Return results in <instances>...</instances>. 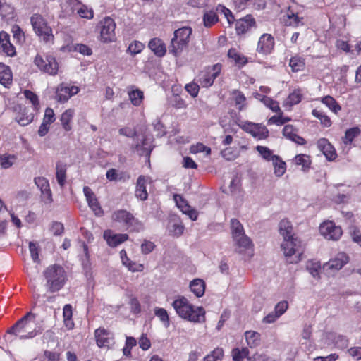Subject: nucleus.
Listing matches in <instances>:
<instances>
[{"label": "nucleus", "instance_id": "obj_1", "mask_svg": "<svg viewBox=\"0 0 361 361\" xmlns=\"http://www.w3.org/2000/svg\"><path fill=\"white\" fill-rule=\"evenodd\" d=\"M35 314L31 312H27L16 324L8 329L7 334L14 336L20 340L32 339L39 334L35 323Z\"/></svg>", "mask_w": 361, "mask_h": 361}, {"label": "nucleus", "instance_id": "obj_2", "mask_svg": "<svg viewBox=\"0 0 361 361\" xmlns=\"http://www.w3.org/2000/svg\"><path fill=\"white\" fill-rule=\"evenodd\" d=\"M172 306L176 314L183 319L194 322H205V311L202 307H195L188 300L183 296H178L174 300Z\"/></svg>", "mask_w": 361, "mask_h": 361}, {"label": "nucleus", "instance_id": "obj_3", "mask_svg": "<svg viewBox=\"0 0 361 361\" xmlns=\"http://www.w3.org/2000/svg\"><path fill=\"white\" fill-rule=\"evenodd\" d=\"M45 287L48 292L55 293L60 290L65 285L67 276L64 269L59 264L49 266L44 271Z\"/></svg>", "mask_w": 361, "mask_h": 361}, {"label": "nucleus", "instance_id": "obj_4", "mask_svg": "<svg viewBox=\"0 0 361 361\" xmlns=\"http://www.w3.org/2000/svg\"><path fill=\"white\" fill-rule=\"evenodd\" d=\"M191 34L192 29L190 27H183L176 30L169 47V53L175 56H180L188 47Z\"/></svg>", "mask_w": 361, "mask_h": 361}, {"label": "nucleus", "instance_id": "obj_5", "mask_svg": "<svg viewBox=\"0 0 361 361\" xmlns=\"http://www.w3.org/2000/svg\"><path fill=\"white\" fill-rule=\"evenodd\" d=\"M112 220L121 224L130 231L140 232L145 228L141 221L126 209H119L112 214Z\"/></svg>", "mask_w": 361, "mask_h": 361}, {"label": "nucleus", "instance_id": "obj_6", "mask_svg": "<svg viewBox=\"0 0 361 361\" xmlns=\"http://www.w3.org/2000/svg\"><path fill=\"white\" fill-rule=\"evenodd\" d=\"M281 249L288 263L294 264L300 260V256L302 254V247L301 241L297 238L294 237L283 239V242L281 244Z\"/></svg>", "mask_w": 361, "mask_h": 361}, {"label": "nucleus", "instance_id": "obj_7", "mask_svg": "<svg viewBox=\"0 0 361 361\" xmlns=\"http://www.w3.org/2000/svg\"><path fill=\"white\" fill-rule=\"evenodd\" d=\"M232 237L240 248L247 249L252 245V241L244 231L243 226L237 219H232L230 222Z\"/></svg>", "mask_w": 361, "mask_h": 361}, {"label": "nucleus", "instance_id": "obj_8", "mask_svg": "<svg viewBox=\"0 0 361 361\" xmlns=\"http://www.w3.org/2000/svg\"><path fill=\"white\" fill-rule=\"evenodd\" d=\"M31 25L35 32L42 37L44 42H48L54 38L51 28L47 25L44 18L38 14H33L30 18Z\"/></svg>", "mask_w": 361, "mask_h": 361}, {"label": "nucleus", "instance_id": "obj_9", "mask_svg": "<svg viewBox=\"0 0 361 361\" xmlns=\"http://www.w3.org/2000/svg\"><path fill=\"white\" fill-rule=\"evenodd\" d=\"M34 63L40 71L51 75H55L58 73L59 63L51 55H37Z\"/></svg>", "mask_w": 361, "mask_h": 361}, {"label": "nucleus", "instance_id": "obj_10", "mask_svg": "<svg viewBox=\"0 0 361 361\" xmlns=\"http://www.w3.org/2000/svg\"><path fill=\"white\" fill-rule=\"evenodd\" d=\"M222 66L216 63L212 66H208L200 72L198 75L197 81L202 87L208 88L211 87L215 79L219 75L221 71Z\"/></svg>", "mask_w": 361, "mask_h": 361}, {"label": "nucleus", "instance_id": "obj_11", "mask_svg": "<svg viewBox=\"0 0 361 361\" xmlns=\"http://www.w3.org/2000/svg\"><path fill=\"white\" fill-rule=\"evenodd\" d=\"M99 25L101 41L104 43L114 42L116 39L114 20L110 17H105L100 21Z\"/></svg>", "mask_w": 361, "mask_h": 361}, {"label": "nucleus", "instance_id": "obj_12", "mask_svg": "<svg viewBox=\"0 0 361 361\" xmlns=\"http://www.w3.org/2000/svg\"><path fill=\"white\" fill-rule=\"evenodd\" d=\"M319 232L325 239L334 241L338 240L343 233L341 228L331 221L322 223L319 226Z\"/></svg>", "mask_w": 361, "mask_h": 361}, {"label": "nucleus", "instance_id": "obj_13", "mask_svg": "<svg viewBox=\"0 0 361 361\" xmlns=\"http://www.w3.org/2000/svg\"><path fill=\"white\" fill-rule=\"evenodd\" d=\"M94 336L97 345L99 348H111L114 345V334L104 328H99L95 330Z\"/></svg>", "mask_w": 361, "mask_h": 361}, {"label": "nucleus", "instance_id": "obj_14", "mask_svg": "<svg viewBox=\"0 0 361 361\" xmlns=\"http://www.w3.org/2000/svg\"><path fill=\"white\" fill-rule=\"evenodd\" d=\"M34 182L41 191L42 201L45 204H50L53 202V198L49 180L44 177L39 176L35 178Z\"/></svg>", "mask_w": 361, "mask_h": 361}, {"label": "nucleus", "instance_id": "obj_15", "mask_svg": "<svg viewBox=\"0 0 361 361\" xmlns=\"http://www.w3.org/2000/svg\"><path fill=\"white\" fill-rule=\"evenodd\" d=\"M79 92L76 86H68L63 83L59 85L56 88V99L59 102H66L72 96Z\"/></svg>", "mask_w": 361, "mask_h": 361}, {"label": "nucleus", "instance_id": "obj_16", "mask_svg": "<svg viewBox=\"0 0 361 361\" xmlns=\"http://www.w3.org/2000/svg\"><path fill=\"white\" fill-rule=\"evenodd\" d=\"M348 256L344 252H339L336 256L323 265L326 271H337L348 262Z\"/></svg>", "mask_w": 361, "mask_h": 361}, {"label": "nucleus", "instance_id": "obj_17", "mask_svg": "<svg viewBox=\"0 0 361 361\" xmlns=\"http://www.w3.org/2000/svg\"><path fill=\"white\" fill-rule=\"evenodd\" d=\"M274 47V39L270 34H263L259 39L257 51L262 54H270Z\"/></svg>", "mask_w": 361, "mask_h": 361}, {"label": "nucleus", "instance_id": "obj_18", "mask_svg": "<svg viewBox=\"0 0 361 361\" xmlns=\"http://www.w3.org/2000/svg\"><path fill=\"white\" fill-rule=\"evenodd\" d=\"M153 139L152 137L145 136L140 142L135 145V150L140 156H145L149 159L150 154L153 150Z\"/></svg>", "mask_w": 361, "mask_h": 361}, {"label": "nucleus", "instance_id": "obj_19", "mask_svg": "<svg viewBox=\"0 0 361 361\" xmlns=\"http://www.w3.org/2000/svg\"><path fill=\"white\" fill-rule=\"evenodd\" d=\"M317 147L329 161H333L336 157L334 147L326 138H321L317 141Z\"/></svg>", "mask_w": 361, "mask_h": 361}, {"label": "nucleus", "instance_id": "obj_20", "mask_svg": "<svg viewBox=\"0 0 361 361\" xmlns=\"http://www.w3.org/2000/svg\"><path fill=\"white\" fill-rule=\"evenodd\" d=\"M0 49L8 56L16 54V49L10 42V35L5 31L0 32Z\"/></svg>", "mask_w": 361, "mask_h": 361}, {"label": "nucleus", "instance_id": "obj_21", "mask_svg": "<svg viewBox=\"0 0 361 361\" xmlns=\"http://www.w3.org/2000/svg\"><path fill=\"white\" fill-rule=\"evenodd\" d=\"M104 238L106 240L107 244L111 247H116L121 243L128 240V235L125 233L114 234L110 230L104 232Z\"/></svg>", "mask_w": 361, "mask_h": 361}, {"label": "nucleus", "instance_id": "obj_22", "mask_svg": "<svg viewBox=\"0 0 361 361\" xmlns=\"http://www.w3.org/2000/svg\"><path fill=\"white\" fill-rule=\"evenodd\" d=\"M15 111H18L15 120L20 126H25L32 121L34 117L33 114H28L27 109L22 106L18 105L15 106Z\"/></svg>", "mask_w": 361, "mask_h": 361}, {"label": "nucleus", "instance_id": "obj_23", "mask_svg": "<svg viewBox=\"0 0 361 361\" xmlns=\"http://www.w3.org/2000/svg\"><path fill=\"white\" fill-rule=\"evenodd\" d=\"M255 24L254 18L250 15H247L245 18H240L236 21L235 30L238 35L244 34L247 32Z\"/></svg>", "mask_w": 361, "mask_h": 361}, {"label": "nucleus", "instance_id": "obj_24", "mask_svg": "<svg viewBox=\"0 0 361 361\" xmlns=\"http://www.w3.org/2000/svg\"><path fill=\"white\" fill-rule=\"evenodd\" d=\"M148 47L158 57H162L166 54V45L160 38H152L148 43Z\"/></svg>", "mask_w": 361, "mask_h": 361}, {"label": "nucleus", "instance_id": "obj_25", "mask_svg": "<svg viewBox=\"0 0 361 361\" xmlns=\"http://www.w3.org/2000/svg\"><path fill=\"white\" fill-rule=\"evenodd\" d=\"M302 19V18H300L298 13H295L290 8L286 11L282 18L285 25L292 27H298L300 25H303Z\"/></svg>", "mask_w": 361, "mask_h": 361}, {"label": "nucleus", "instance_id": "obj_26", "mask_svg": "<svg viewBox=\"0 0 361 361\" xmlns=\"http://www.w3.org/2000/svg\"><path fill=\"white\" fill-rule=\"evenodd\" d=\"M149 178L144 176H140L137 178L135 189V197L140 200H145L148 197V193L146 189V185Z\"/></svg>", "mask_w": 361, "mask_h": 361}, {"label": "nucleus", "instance_id": "obj_27", "mask_svg": "<svg viewBox=\"0 0 361 361\" xmlns=\"http://www.w3.org/2000/svg\"><path fill=\"white\" fill-rule=\"evenodd\" d=\"M13 75L10 68L0 63V84L8 88L12 84Z\"/></svg>", "mask_w": 361, "mask_h": 361}, {"label": "nucleus", "instance_id": "obj_28", "mask_svg": "<svg viewBox=\"0 0 361 361\" xmlns=\"http://www.w3.org/2000/svg\"><path fill=\"white\" fill-rule=\"evenodd\" d=\"M120 257L122 264L128 268V270L135 272L142 271L143 270V265L141 264H137L135 262L131 261L127 256V253L125 250L120 251Z\"/></svg>", "mask_w": 361, "mask_h": 361}, {"label": "nucleus", "instance_id": "obj_29", "mask_svg": "<svg viewBox=\"0 0 361 361\" xmlns=\"http://www.w3.org/2000/svg\"><path fill=\"white\" fill-rule=\"evenodd\" d=\"M283 135L291 141L298 144L304 145L305 143V140L297 135L295 128L291 125H286L283 129Z\"/></svg>", "mask_w": 361, "mask_h": 361}, {"label": "nucleus", "instance_id": "obj_30", "mask_svg": "<svg viewBox=\"0 0 361 361\" xmlns=\"http://www.w3.org/2000/svg\"><path fill=\"white\" fill-rule=\"evenodd\" d=\"M75 116V110L73 109H66L62 113L60 121L63 128L66 131H70L72 129L71 121Z\"/></svg>", "mask_w": 361, "mask_h": 361}, {"label": "nucleus", "instance_id": "obj_31", "mask_svg": "<svg viewBox=\"0 0 361 361\" xmlns=\"http://www.w3.org/2000/svg\"><path fill=\"white\" fill-rule=\"evenodd\" d=\"M280 234L283 237V239L288 238H294L293 234V226L287 219H282L279 225Z\"/></svg>", "mask_w": 361, "mask_h": 361}, {"label": "nucleus", "instance_id": "obj_32", "mask_svg": "<svg viewBox=\"0 0 361 361\" xmlns=\"http://www.w3.org/2000/svg\"><path fill=\"white\" fill-rule=\"evenodd\" d=\"M191 291L198 298L202 296L205 291V284L203 280L196 279L190 283Z\"/></svg>", "mask_w": 361, "mask_h": 361}, {"label": "nucleus", "instance_id": "obj_33", "mask_svg": "<svg viewBox=\"0 0 361 361\" xmlns=\"http://www.w3.org/2000/svg\"><path fill=\"white\" fill-rule=\"evenodd\" d=\"M271 161L274 169L275 175L278 177L282 176L286 172V163L279 156L274 157Z\"/></svg>", "mask_w": 361, "mask_h": 361}, {"label": "nucleus", "instance_id": "obj_34", "mask_svg": "<svg viewBox=\"0 0 361 361\" xmlns=\"http://www.w3.org/2000/svg\"><path fill=\"white\" fill-rule=\"evenodd\" d=\"M245 337L247 345L250 348H255L260 343V334L254 331H247L245 333Z\"/></svg>", "mask_w": 361, "mask_h": 361}, {"label": "nucleus", "instance_id": "obj_35", "mask_svg": "<svg viewBox=\"0 0 361 361\" xmlns=\"http://www.w3.org/2000/svg\"><path fill=\"white\" fill-rule=\"evenodd\" d=\"M228 56L235 61V65L239 68L245 66L247 62V58L235 49H231L228 52Z\"/></svg>", "mask_w": 361, "mask_h": 361}, {"label": "nucleus", "instance_id": "obj_36", "mask_svg": "<svg viewBox=\"0 0 361 361\" xmlns=\"http://www.w3.org/2000/svg\"><path fill=\"white\" fill-rule=\"evenodd\" d=\"M154 315L159 318L165 328L170 326V319L167 311L164 308L156 307L154 309Z\"/></svg>", "mask_w": 361, "mask_h": 361}, {"label": "nucleus", "instance_id": "obj_37", "mask_svg": "<svg viewBox=\"0 0 361 361\" xmlns=\"http://www.w3.org/2000/svg\"><path fill=\"white\" fill-rule=\"evenodd\" d=\"M128 97L131 103L134 106H138L142 104L143 101L144 94L142 91L138 89H135L128 92Z\"/></svg>", "mask_w": 361, "mask_h": 361}, {"label": "nucleus", "instance_id": "obj_38", "mask_svg": "<svg viewBox=\"0 0 361 361\" xmlns=\"http://www.w3.org/2000/svg\"><path fill=\"white\" fill-rule=\"evenodd\" d=\"M322 102L325 104L331 111L337 114L341 111V107L338 102L331 96H326L322 99Z\"/></svg>", "mask_w": 361, "mask_h": 361}, {"label": "nucleus", "instance_id": "obj_39", "mask_svg": "<svg viewBox=\"0 0 361 361\" xmlns=\"http://www.w3.org/2000/svg\"><path fill=\"white\" fill-rule=\"evenodd\" d=\"M16 160V157L13 154H0V165L4 169L11 167Z\"/></svg>", "mask_w": 361, "mask_h": 361}, {"label": "nucleus", "instance_id": "obj_40", "mask_svg": "<svg viewBox=\"0 0 361 361\" xmlns=\"http://www.w3.org/2000/svg\"><path fill=\"white\" fill-rule=\"evenodd\" d=\"M232 96L237 109L240 111L243 110L245 105L246 98L245 95L240 91L234 90L232 91Z\"/></svg>", "mask_w": 361, "mask_h": 361}, {"label": "nucleus", "instance_id": "obj_41", "mask_svg": "<svg viewBox=\"0 0 361 361\" xmlns=\"http://www.w3.org/2000/svg\"><path fill=\"white\" fill-rule=\"evenodd\" d=\"M56 177L58 183L61 187H63L66 183V168L65 165L57 164H56Z\"/></svg>", "mask_w": 361, "mask_h": 361}, {"label": "nucleus", "instance_id": "obj_42", "mask_svg": "<svg viewBox=\"0 0 361 361\" xmlns=\"http://www.w3.org/2000/svg\"><path fill=\"white\" fill-rule=\"evenodd\" d=\"M253 128L254 129L251 135L254 137L258 140H262L267 137L269 131L264 126L256 123L255 126Z\"/></svg>", "mask_w": 361, "mask_h": 361}, {"label": "nucleus", "instance_id": "obj_43", "mask_svg": "<svg viewBox=\"0 0 361 361\" xmlns=\"http://www.w3.org/2000/svg\"><path fill=\"white\" fill-rule=\"evenodd\" d=\"M289 65L293 72H298L303 69L305 62L300 57L293 56L290 59Z\"/></svg>", "mask_w": 361, "mask_h": 361}, {"label": "nucleus", "instance_id": "obj_44", "mask_svg": "<svg viewBox=\"0 0 361 361\" xmlns=\"http://www.w3.org/2000/svg\"><path fill=\"white\" fill-rule=\"evenodd\" d=\"M137 341L135 338L131 336H126L125 346L123 348V355L126 357H130L131 355V349L135 346Z\"/></svg>", "mask_w": 361, "mask_h": 361}, {"label": "nucleus", "instance_id": "obj_45", "mask_svg": "<svg viewBox=\"0 0 361 361\" xmlns=\"http://www.w3.org/2000/svg\"><path fill=\"white\" fill-rule=\"evenodd\" d=\"M231 353L233 361H243L248 355L249 350L247 348H234Z\"/></svg>", "mask_w": 361, "mask_h": 361}, {"label": "nucleus", "instance_id": "obj_46", "mask_svg": "<svg viewBox=\"0 0 361 361\" xmlns=\"http://www.w3.org/2000/svg\"><path fill=\"white\" fill-rule=\"evenodd\" d=\"M204 25L206 27H211L218 21V16L214 11H208L203 17Z\"/></svg>", "mask_w": 361, "mask_h": 361}, {"label": "nucleus", "instance_id": "obj_47", "mask_svg": "<svg viewBox=\"0 0 361 361\" xmlns=\"http://www.w3.org/2000/svg\"><path fill=\"white\" fill-rule=\"evenodd\" d=\"M321 268L320 263L319 262H309L307 264V269L309 273L314 277L319 278V269Z\"/></svg>", "mask_w": 361, "mask_h": 361}, {"label": "nucleus", "instance_id": "obj_48", "mask_svg": "<svg viewBox=\"0 0 361 361\" xmlns=\"http://www.w3.org/2000/svg\"><path fill=\"white\" fill-rule=\"evenodd\" d=\"M87 202L88 203L89 207L92 209V210L94 212V214L97 216H101L103 214V210L102 207L99 206V204L95 196L87 200Z\"/></svg>", "mask_w": 361, "mask_h": 361}, {"label": "nucleus", "instance_id": "obj_49", "mask_svg": "<svg viewBox=\"0 0 361 361\" xmlns=\"http://www.w3.org/2000/svg\"><path fill=\"white\" fill-rule=\"evenodd\" d=\"M257 151L262 156V157L266 161H272L273 157L276 155L272 154V151L267 147L257 145L256 147Z\"/></svg>", "mask_w": 361, "mask_h": 361}, {"label": "nucleus", "instance_id": "obj_50", "mask_svg": "<svg viewBox=\"0 0 361 361\" xmlns=\"http://www.w3.org/2000/svg\"><path fill=\"white\" fill-rule=\"evenodd\" d=\"M261 100L264 104L269 108L272 111L276 113L280 111L279 103L273 100L271 98L263 96Z\"/></svg>", "mask_w": 361, "mask_h": 361}, {"label": "nucleus", "instance_id": "obj_51", "mask_svg": "<svg viewBox=\"0 0 361 361\" xmlns=\"http://www.w3.org/2000/svg\"><path fill=\"white\" fill-rule=\"evenodd\" d=\"M312 115L317 118L318 119L320 120V122L321 123L325 126V127H329L331 126V121L330 120V118H329V116H327L326 115H325L322 111H319V110H317V109H314L312 111Z\"/></svg>", "mask_w": 361, "mask_h": 361}, {"label": "nucleus", "instance_id": "obj_52", "mask_svg": "<svg viewBox=\"0 0 361 361\" xmlns=\"http://www.w3.org/2000/svg\"><path fill=\"white\" fill-rule=\"evenodd\" d=\"M295 163L297 165L302 166L303 170L308 169L310 165V157L305 154H298L295 157Z\"/></svg>", "mask_w": 361, "mask_h": 361}, {"label": "nucleus", "instance_id": "obj_53", "mask_svg": "<svg viewBox=\"0 0 361 361\" xmlns=\"http://www.w3.org/2000/svg\"><path fill=\"white\" fill-rule=\"evenodd\" d=\"M144 48V44L140 41L135 40L129 44L128 51H129L132 55H136L140 53Z\"/></svg>", "mask_w": 361, "mask_h": 361}, {"label": "nucleus", "instance_id": "obj_54", "mask_svg": "<svg viewBox=\"0 0 361 361\" xmlns=\"http://www.w3.org/2000/svg\"><path fill=\"white\" fill-rule=\"evenodd\" d=\"M302 98V95L299 91H294L291 94H289L288 98L286 100V104L290 106L295 105L300 102Z\"/></svg>", "mask_w": 361, "mask_h": 361}, {"label": "nucleus", "instance_id": "obj_55", "mask_svg": "<svg viewBox=\"0 0 361 361\" xmlns=\"http://www.w3.org/2000/svg\"><path fill=\"white\" fill-rule=\"evenodd\" d=\"M221 154L224 159L231 161L235 159L238 157L239 152L237 149H234L231 147H227L222 150Z\"/></svg>", "mask_w": 361, "mask_h": 361}, {"label": "nucleus", "instance_id": "obj_56", "mask_svg": "<svg viewBox=\"0 0 361 361\" xmlns=\"http://www.w3.org/2000/svg\"><path fill=\"white\" fill-rule=\"evenodd\" d=\"M216 11L218 12H220V13H224L225 18L227 19V21H228V23L229 25H231L233 21H234V17L231 13V11L228 9L227 8H226L223 5H218V6L216 7Z\"/></svg>", "mask_w": 361, "mask_h": 361}, {"label": "nucleus", "instance_id": "obj_57", "mask_svg": "<svg viewBox=\"0 0 361 361\" xmlns=\"http://www.w3.org/2000/svg\"><path fill=\"white\" fill-rule=\"evenodd\" d=\"M360 133V130L358 127L351 128L346 130L345 135V143L351 142L353 139Z\"/></svg>", "mask_w": 361, "mask_h": 361}, {"label": "nucleus", "instance_id": "obj_58", "mask_svg": "<svg viewBox=\"0 0 361 361\" xmlns=\"http://www.w3.org/2000/svg\"><path fill=\"white\" fill-rule=\"evenodd\" d=\"M23 94L25 97L30 100L34 108L37 109L39 105L38 97L30 90H25Z\"/></svg>", "mask_w": 361, "mask_h": 361}, {"label": "nucleus", "instance_id": "obj_59", "mask_svg": "<svg viewBox=\"0 0 361 361\" xmlns=\"http://www.w3.org/2000/svg\"><path fill=\"white\" fill-rule=\"evenodd\" d=\"M223 357V350L221 349H215L210 355L204 358V361H221Z\"/></svg>", "mask_w": 361, "mask_h": 361}, {"label": "nucleus", "instance_id": "obj_60", "mask_svg": "<svg viewBox=\"0 0 361 361\" xmlns=\"http://www.w3.org/2000/svg\"><path fill=\"white\" fill-rule=\"evenodd\" d=\"M200 85L195 82H190L185 85V90L191 95L192 97H196L198 94Z\"/></svg>", "mask_w": 361, "mask_h": 361}, {"label": "nucleus", "instance_id": "obj_61", "mask_svg": "<svg viewBox=\"0 0 361 361\" xmlns=\"http://www.w3.org/2000/svg\"><path fill=\"white\" fill-rule=\"evenodd\" d=\"M155 247V245L153 242L145 240L141 244V252L144 255H147L152 252Z\"/></svg>", "mask_w": 361, "mask_h": 361}, {"label": "nucleus", "instance_id": "obj_62", "mask_svg": "<svg viewBox=\"0 0 361 361\" xmlns=\"http://www.w3.org/2000/svg\"><path fill=\"white\" fill-rule=\"evenodd\" d=\"M78 15L84 18L92 19L94 16L93 11L85 6H82L78 11Z\"/></svg>", "mask_w": 361, "mask_h": 361}, {"label": "nucleus", "instance_id": "obj_63", "mask_svg": "<svg viewBox=\"0 0 361 361\" xmlns=\"http://www.w3.org/2000/svg\"><path fill=\"white\" fill-rule=\"evenodd\" d=\"M180 210L183 214L188 215L192 221L197 220L198 216L197 212L192 209L188 204H185L184 208L180 209Z\"/></svg>", "mask_w": 361, "mask_h": 361}, {"label": "nucleus", "instance_id": "obj_64", "mask_svg": "<svg viewBox=\"0 0 361 361\" xmlns=\"http://www.w3.org/2000/svg\"><path fill=\"white\" fill-rule=\"evenodd\" d=\"M55 121V114L54 110L51 108H47L44 112L43 121L49 125L54 123Z\"/></svg>", "mask_w": 361, "mask_h": 361}]
</instances>
